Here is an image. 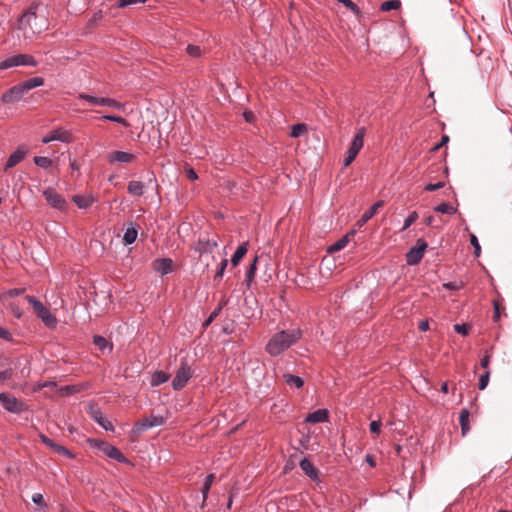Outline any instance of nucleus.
I'll list each match as a JSON object with an SVG mask.
<instances>
[{"label": "nucleus", "instance_id": "nucleus-1", "mask_svg": "<svg viewBox=\"0 0 512 512\" xmlns=\"http://www.w3.org/2000/svg\"><path fill=\"white\" fill-rule=\"evenodd\" d=\"M18 28L25 33L40 34L48 28L44 9L38 4L31 5L19 18Z\"/></svg>", "mask_w": 512, "mask_h": 512}, {"label": "nucleus", "instance_id": "nucleus-2", "mask_svg": "<svg viewBox=\"0 0 512 512\" xmlns=\"http://www.w3.org/2000/svg\"><path fill=\"white\" fill-rule=\"evenodd\" d=\"M301 337L302 331L299 328L281 330L270 338L265 346V351L270 356L276 357L295 345Z\"/></svg>", "mask_w": 512, "mask_h": 512}, {"label": "nucleus", "instance_id": "nucleus-3", "mask_svg": "<svg viewBox=\"0 0 512 512\" xmlns=\"http://www.w3.org/2000/svg\"><path fill=\"white\" fill-rule=\"evenodd\" d=\"M25 299L33 307L36 316L41 319L48 328H55L57 326L56 317L39 299L32 295H27Z\"/></svg>", "mask_w": 512, "mask_h": 512}, {"label": "nucleus", "instance_id": "nucleus-4", "mask_svg": "<svg viewBox=\"0 0 512 512\" xmlns=\"http://www.w3.org/2000/svg\"><path fill=\"white\" fill-rule=\"evenodd\" d=\"M0 404L4 410L13 414H20L28 410V406L22 400L17 399L10 392L0 393Z\"/></svg>", "mask_w": 512, "mask_h": 512}, {"label": "nucleus", "instance_id": "nucleus-5", "mask_svg": "<svg viewBox=\"0 0 512 512\" xmlns=\"http://www.w3.org/2000/svg\"><path fill=\"white\" fill-rule=\"evenodd\" d=\"M193 371L188 364V361L184 358L181 359L180 366L176 371L175 377L172 380V388L175 391H179L185 387L189 379L192 377Z\"/></svg>", "mask_w": 512, "mask_h": 512}, {"label": "nucleus", "instance_id": "nucleus-6", "mask_svg": "<svg viewBox=\"0 0 512 512\" xmlns=\"http://www.w3.org/2000/svg\"><path fill=\"white\" fill-rule=\"evenodd\" d=\"M89 441L109 458L116 460L119 463L129 462L128 459L123 455V453L117 447L111 445L110 443L94 439Z\"/></svg>", "mask_w": 512, "mask_h": 512}, {"label": "nucleus", "instance_id": "nucleus-7", "mask_svg": "<svg viewBox=\"0 0 512 512\" xmlns=\"http://www.w3.org/2000/svg\"><path fill=\"white\" fill-rule=\"evenodd\" d=\"M43 196L47 203L54 209H57L61 212H67L69 208V203L66 199L59 194L54 188H47L43 191Z\"/></svg>", "mask_w": 512, "mask_h": 512}, {"label": "nucleus", "instance_id": "nucleus-8", "mask_svg": "<svg viewBox=\"0 0 512 512\" xmlns=\"http://www.w3.org/2000/svg\"><path fill=\"white\" fill-rule=\"evenodd\" d=\"M364 136H365V128L358 129V131L356 132V134L352 140V143L347 151V155L344 159V166H346V167L349 166L353 162V160L356 158L357 154L363 147Z\"/></svg>", "mask_w": 512, "mask_h": 512}, {"label": "nucleus", "instance_id": "nucleus-9", "mask_svg": "<svg viewBox=\"0 0 512 512\" xmlns=\"http://www.w3.org/2000/svg\"><path fill=\"white\" fill-rule=\"evenodd\" d=\"M165 423V418L162 416L150 415L149 417H145L139 421H137L133 426V432L135 434H142L150 428L161 426Z\"/></svg>", "mask_w": 512, "mask_h": 512}, {"label": "nucleus", "instance_id": "nucleus-10", "mask_svg": "<svg viewBox=\"0 0 512 512\" xmlns=\"http://www.w3.org/2000/svg\"><path fill=\"white\" fill-rule=\"evenodd\" d=\"M427 247H428V244L423 238L418 239L416 246L412 247L407 252L406 263L410 266L417 265L422 260Z\"/></svg>", "mask_w": 512, "mask_h": 512}, {"label": "nucleus", "instance_id": "nucleus-11", "mask_svg": "<svg viewBox=\"0 0 512 512\" xmlns=\"http://www.w3.org/2000/svg\"><path fill=\"white\" fill-rule=\"evenodd\" d=\"M80 99L86 100L92 105L95 106H103V107H110L114 109H122L123 105L119 101L112 99V98H106V97H97L90 94L81 93L79 95Z\"/></svg>", "mask_w": 512, "mask_h": 512}, {"label": "nucleus", "instance_id": "nucleus-12", "mask_svg": "<svg viewBox=\"0 0 512 512\" xmlns=\"http://www.w3.org/2000/svg\"><path fill=\"white\" fill-rule=\"evenodd\" d=\"M39 438H40L41 442L45 446L50 448L54 453L59 454V455H63V456H65L67 458H70V459L74 458V454L71 451H69L64 446L57 444L53 439L49 438L45 434L39 433Z\"/></svg>", "mask_w": 512, "mask_h": 512}, {"label": "nucleus", "instance_id": "nucleus-13", "mask_svg": "<svg viewBox=\"0 0 512 512\" xmlns=\"http://www.w3.org/2000/svg\"><path fill=\"white\" fill-rule=\"evenodd\" d=\"M26 93L23 85L17 84L8 89L1 97V101L5 104L15 103L20 101Z\"/></svg>", "mask_w": 512, "mask_h": 512}, {"label": "nucleus", "instance_id": "nucleus-14", "mask_svg": "<svg viewBox=\"0 0 512 512\" xmlns=\"http://www.w3.org/2000/svg\"><path fill=\"white\" fill-rule=\"evenodd\" d=\"M71 140V133L61 128L51 131L49 134L45 135L42 138V142L45 144L50 143L52 141H61L63 143H69Z\"/></svg>", "mask_w": 512, "mask_h": 512}, {"label": "nucleus", "instance_id": "nucleus-15", "mask_svg": "<svg viewBox=\"0 0 512 512\" xmlns=\"http://www.w3.org/2000/svg\"><path fill=\"white\" fill-rule=\"evenodd\" d=\"M301 470L309 477L313 482L320 483L319 469L316 468L308 458H303L300 463Z\"/></svg>", "mask_w": 512, "mask_h": 512}, {"label": "nucleus", "instance_id": "nucleus-16", "mask_svg": "<svg viewBox=\"0 0 512 512\" xmlns=\"http://www.w3.org/2000/svg\"><path fill=\"white\" fill-rule=\"evenodd\" d=\"M90 415L92 419H94L103 429H105L106 431H114L113 424L104 417L100 408L91 406Z\"/></svg>", "mask_w": 512, "mask_h": 512}, {"label": "nucleus", "instance_id": "nucleus-17", "mask_svg": "<svg viewBox=\"0 0 512 512\" xmlns=\"http://www.w3.org/2000/svg\"><path fill=\"white\" fill-rule=\"evenodd\" d=\"M109 163H132L136 160V156L130 152L125 151H113L107 157Z\"/></svg>", "mask_w": 512, "mask_h": 512}, {"label": "nucleus", "instance_id": "nucleus-18", "mask_svg": "<svg viewBox=\"0 0 512 512\" xmlns=\"http://www.w3.org/2000/svg\"><path fill=\"white\" fill-rule=\"evenodd\" d=\"M27 149L24 146H19L8 158L4 170L7 171L8 169L16 166L18 163H20L26 156Z\"/></svg>", "mask_w": 512, "mask_h": 512}, {"label": "nucleus", "instance_id": "nucleus-19", "mask_svg": "<svg viewBox=\"0 0 512 512\" xmlns=\"http://www.w3.org/2000/svg\"><path fill=\"white\" fill-rule=\"evenodd\" d=\"M153 268L161 275H167L172 272L173 261L170 258H158L153 262Z\"/></svg>", "mask_w": 512, "mask_h": 512}, {"label": "nucleus", "instance_id": "nucleus-20", "mask_svg": "<svg viewBox=\"0 0 512 512\" xmlns=\"http://www.w3.org/2000/svg\"><path fill=\"white\" fill-rule=\"evenodd\" d=\"M384 206V201L379 200L375 202L368 210H366L361 218L356 222V226L361 228L365 223H367L377 212L378 210Z\"/></svg>", "mask_w": 512, "mask_h": 512}, {"label": "nucleus", "instance_id": "nucleus-21", "mask_svg": "<svg viewBox=\"0 0 512 512\" xmlns=\"http://www.w3.org/2000/svg\"><path fill=\"white\" fill-rule=\"evenodd\" d=\"M217 246L218 243L216 239L201 237L198 240V246L196 248V251H198L199 253H212Z\"/></svg>", "mask_w": 512, "mask_h": 512}, {"label": "nucleus", "instance_id": "nucleus-22", "mask_svg": "<svg viewBox=\"0 0 512 512\" xmlns=\"http://www.w3.org/2000/svg\"><path fill=\"white\" fill-rule=\"evenodd\" d=\"M329 418V412L327 409H318L311 413H309L305 417V422L307 423H323L326 422Z\"/></svg>", "mask_w": 512, "mask_h": 512}, {"label": "nucleus", "instance_id": "nucleus-23", "mask_svg": "<svg viewBox=\"0 0 512 512\" xmlns=\"http://www.w3.org/2000/svg\"><path fill=\"white\" fill-rule=\"evenodd\" d=\"M138 227V224H129V227H127L123 235V243L125 245H131L136 241L138 236Z\"/></svg>", "mask_w": 512, "mask_h": 512}, {"label": "nucleus", "instance_id": "nucleus-24", "mask_svg": "<svg viewBox=\"0 0 512 512\" xmlns=\"http://www.w3.org/2000/svg\"><path fill=\"white\" fill-rule=\"evenodd\" d=\"M72 201L78 208L87 209L95 202V199L92 195H74Z\"/></svg>", "mask_w": 512, "mask_h": 512}, {"label": "nucleus", "instance_id": "nucleus-25", "mask_svg": "<svg viewBox=\"0 0 512 512\" xmlns=\"http://www.w3.org/2000/svg\"><path fill=\"white\" fill-rule=\"evenodd\" d=\"M248 246H249V243L244 242L236 249V251L234 252V254L231 258L232 266L235 267L240 263V261L246 255V253L248 251Z\"/></svg>", "mask_w": 512, "mask_h": 512}, {"label": "nucleus", "instance_id": "nucleus-26", "mask_svg": "<svg viewBox=\"0 0 512 512\" xmlns=\"http://www.w3.org/2000/svg\"><path fill=\"white\" fill-rule=\"evenodd\" d=\"M169 380V374L164 371H155L150 379V384L153 387L159 386Z\"/></svg>", "mask_w": 512, "mask_h": 512}, {"label": "nucleus", "instance_id": "nucleus-27", "mask_svg": "<svg viewBox=\"0 0 512 512\" xmlns=\"http://www.w3.org/2000/svg\"><path fill=\"white\" fill-rule=\"evenodd\" d=\"M93 343L94 345L100 350L102 351L103 353L108 350V352H111L112 351V344H110L106 338H104L103 336H100V335H95L93 337Z\"/></svg>", "mask_w": 512, "mask_h": 512}, {"label": "nucleus", "instance_id": "nucleus-28", "mask_svg": "<svg viewBox=\"0 0 512 512\" xmlns=\"http://www.w3.org/2000/svg\"><path fill=\"white\" fill-rule=\"evenodd\" d=\"M144 187L141 181H130L127 190L131 195L140 197L144 193Z\"/></svg>", "mask_w": 512, "mask_h": 512}, {"label": "nucleus", "instance_id": "nucleus-29", "mask_svg": "<svg viewBox=\"0 0 512 512\" xmlns=\"http://www.w3.org/2000/svg\"><path fill=\"white\" fill-rule=\"evenodd\" d=\"M459 421H460V425H461L462 435H466L470 429L469 428V411H468V409L464 408L460 411Z\"/></svg>", "mask_w": 512, "mask_h": 512}, {"label": "nucleus", "instance_id": "nucleus-30", "mask_svg": "<svg viewBox=\"0 0 512 512\" xmlns=\"http://www.w3.org/2000/svg\"><path fill=\"white\" fill-rule=\"evenodd\" d=\"M25 91H29L33 88L40 87L44 84V78L42 77H33L25 80L21 83Z\"/></svg>", "mask_w": 512, "mask_h": 512}, {"label": "nucleus", "instance_id": "nucleus-31", "mask_svg": "<svg viewBox=\"0 0 512 512\" xmlns=\"http://www.w3.org/2000/svg\"><path fill=\"white\" fill-rule=\"evenodd\" d=\"M17 55H18L19 66L35 67L38 64V62L35 60V58L32 55H29V54H17Z\"/></svg>", "mask_w": 512, "mask_h": 512}, {"label": "nucleus", "instance_id": "nucleus-32", "mask_svg": "<svg viewBox=\"0 0 512 512\" xmlns=\"http://www.w3.org/2000/svg\"><path fill=\"white\" fill-rule=\"evenodd\" d=\"M257 261H258V256H255L253 259V262L250 264V266L246 272L245 282L247 283L248 286L250 285V283L253 281V279L255 277L256 270H257Z\"/></svg>", "mask_w": 512, "mask_h": 512}, {"label": "nucleus", "instance_id": "nucleus-33", "mask_svg": "<svg viewBox=\"0 0 512 512\" xmlns=\"http://www.w3.org/2000/svg\"><path fill=\"white\" fill-rule=\"evenodd\" d=\"M307 132V125L305 123H297L291 127L290 136L298 138Z\"/></svg>", "mask_w": 512, "mask_h": 512}, {"label": "nucleus", "instance_id": "nucleus-34", "mask_svg": "<svg viewBox=\"0 0 512 512\" xmlns=\"http://www.w3.org/2000/svg\"><path fill=\"white\" fill-rule=\"evenodd\" d=\"M19 66L18 55H13L0 62V70Z\"/></svg>", "mask_w": 512, "mask_h": 512}, {"label": "nucleus", "instance_id": "nucleus-35", "mask_svg": "<svg viewBox=\"0 0 512 512\" xmlns=\"http://www.w3.org/2000/svg\"><path fill=\"white\" fill-rule=\"evenodd\" d=\"M434 211H436L438 213H442V214L452 215V214H455L457 212V208L453 207L449 203L443 202V203L437 205L434 208Z\"/></svg>", "mask_w": 512, "mask_h": 512}, {"label": "nucleus", "instance_id": "nucleus-36", "mask_svg": "<svg viewBox=\"0 0 512 512\" xmlns=\"http://www.w3.org/2000/svg\"><path fill=\"white\" fill-rule=\"evenodd\" d=\"M215 479V475L214 474H208L205 478V482H204V485L201 489V492H202V495H203V501H205L208 497V494H209V491H210V488L213 484V481Z\"/></svg>", "mask_w": 512, "mask_h": 512}, {"label": "nucleus", "instance_id": "nucleus-37", "mask_svg": "<svg viewBox=\"0 0 512 512\" xmlns=\"http://www.w3.org/2000/svg\"><path fill=\"white\" fill-rule=\"evenodd\" d=\"M349 242V234L343 236L341 239L336 241L333 245H331L328 249L329 252H337L342 250Z\"/></svg>", "mask_w": 512, "mask_h": 512}, {"label": "nucleus", "instance_id": "nucleus-38", "mask_svg": "<svg viewBox=\"0 0 512 512\" xmlns=\"http://www.w3.org/2000/svg\"><path fill=\"white\" fill-rule=\"evenodd\" d=\"M400 6H401L400 0H389V1L383 2L380 5V10L387 12V11H391V10H397L400 8Z\"/></svg>", "mask_w": 512, "mask_h": 512}, {"label": "nucleus", "instance_id": "nucleus-39", "mask_svg": "<svg viewBox=\"0 0 512 512\" xmlns=\"http://www.w3.org/2000/svg\"><path fill=\"white\" fill-rule=\"evenodd\" d=\"M284 378L287 384L294 385L297 388H301L304 385V381L299 376L284 374Z\"/></svg>", "mask_w": 512, "mask_h": 512}, {"label": "nucleus", "instance_id": "nucleus-40", "mask_svg": "<svg viewBox=\"0 0 512 512\" xmlns=\"http://www.w3.org/2000/svg\"><path fill=\"white\" fill-rule=\"evenodd\" d=\"M34 163L43 169H48L52 166L53 162L50 158L44 157V156H35L34 157Z\"/></svg>", "mask_w": 512, "mask_h": 512}, {"label": "nucleus", "instance_id": "nucleus-41", "mask_svg": "<svg viewBox=\"0 0 512 512\" xmlns=\"http://www.w3.org/2000/svg\"><path fill=\"white\" fill-rule=\"evenodd\" d=\"M418 213L416 211H412L404 220V225L402 231L408 229L417 219Z\"/></svg>", "mask_w": 512, "mask_h": 512}, {"label": "nucleus", "instance_id": "nucleus-42", "mask_svg": "<svg viewBox=\"0 0 512 512\" xmlns=\"http://www.w3.org/2000/svg\"><path fill=\"white\" fill-rule=\"evenodd\" d=\"M186 52L188 55H190L191 57H194V58H198L202 54V50H201L200 46L192 45V44H190L186 47Z\"/></svg>", "mask_w": 512, "mask_h": 512}, {"label": "nucleus", "instance_id": "nucleus-43", "mask_svg": "<svg viewBox=\"0 0 512 512\" xmlns=\"http://www.w3.org/2000/svg\"><path fill=\"white\" fill-rule=\"evenodd\" d=\"M228 265V260L227 259H222L221 263H220V266L214 276V280L215 281H220L224 275V272H225V269Z\"/></svg>", "mask_w": 512, "mask_h": 512}, {"label": "nucleus", "instance_id": "nucleus-44", "mask_svg": "<svg viewBox=\"0 0 512 512\" xmlns=\"http://www.w3.org/2000/svg\"><path fill=\"white\" fill-rule=\"evenodd\" d=\"M490 371H486L483 375L480 376L478 382L479 390H484L489 383Z\"/></svg>", "mask_w": 512, "mask_h": 512}, {"label": "nucleus", "instance_id": "nucleus-45", "mask_svg": "<svg viewBox=\"0 0 512 512\" xmlns=\"http://www.w3.org/2000/svg\"><path fill=\"white\" fill-rule=\"evenodd\" d=\"M221 310L222 306H218L217 308H215L214 311L210 314V316L204 321L203 327L207 328L213 322V320L220 314Z\"/></svg>", "mask_w": 512, "mask_h": 512}, {"label": "nucleus", "instance_id": "nucleus-46", "mask_svg": "<svg viewBox=\"0 0 512 512\" xmlns=\"http://www.w3.org/2000/svg\"><path fill=\"white\" fill-rule=\"evenodd\" d=\"M342 3L347 9L354 12L356 15L360 13L359 7L351 0H338Z\"/></svg>", "mask_w": 512, "mask_h": 512}, {"label": "nucleus", "instance_id": "nucleus-47", "mask_svg": "<svg viewBox=\"0 0 512 512\" xmlns=\"http://www.w3.org/2000/svg\"><path fill=\"white\" fill-rule=\"evenodd\" d=\"M470 243L474 247V255L479 257L481 253V247L478 238L474 234L470 235Z\"/></svg>", "mask_w": 512, "mask_h": 512}, {"label": "nucleus", "instance_id": "nucleus-48", "mask_svg": "<svg viewBox=\"0 0 512 512\" xmlns=\"http://www.w3.org/2000/svg\"><path fill=\"white\" fill-rule=\"evenodd\" d=\"M454 330L455 332L463 335V336H466L468 335L469 331H470V326L468 324H455L454 325Z\"/></svg>", "mask_w": 512, "mask_h": 512}, {"label": "nucleus", "instance_id": "nucleus-49", "mask_svg": "<svg viewBox=\"0 0 512 512\" xmlns=\"http://www.w3.org/2000/svg\"><path fill=\"white\" fill-rule=\"evenodd\" d=\"M147 0H119L117 2V7L119 8H125V7H128L130 5H135V4H139V3H145Z\"/></svg>", "mask_w": 512, "mask_h": 512}, {"label": "nucleus", "instance_id": "nucleus-50", "mask_svg": "<svg viewBox=\"0 0 512 512\" xmlns=\"http://www.w3.org/2000/svg\"><path fill=\"white\" fill-rule=\"evenodd\" d=\"M462 282L452 281L443 284V287L447 290H460L463 288Z\"/></svg>", "mask_w": 512, "mask_h": 512}, {"label": "nucleus", "instance_id": "nucleus-51", "mask_svg": "<svg viewBox=\"0 0 512 512\" xmlns=\"http://www.w3.org/2000/svg\"><path fill=\"white\" fill-rule=\"evenodd\" d=\"M13 372L11 369L0 371V386L7 380L12 378Z\"/></svg>", "mask_w": 512, "mask_h": 512}, {"label": "nucleus", "instance_id": "nucleus-52", "mask_svg": "<svg viewBox=\"0 0 512 512\" xmlns=\"http://www.w3.org/2000/svg\"><path fill=\"white\" fill-rule=\"evenodd\" d=\"M445 186L444 182L429 183L424 187L425 191H436Z\"/></svg>", "mask_w": 512, "mask_h": 512}, {"label": "nucleus", "instance_id": "nucleus-53", "mask_svg": "<svg viewBox=\"0 0 512 512\" xmlns=\"http://www.w3.org/2000/svg\"><path fill=\"white\" fill-rule=\"evenodd\" d=\"M382 423L380 420L372 421L369 425L370 431L372 433L378 434L381 431Z\"/></svg>", "mask_w": 512, "mask_h": 512}, {"label": "nucleus", "instance_id": "nucleus-54", "mask_svg": "<svg viewBox=\"0 0 512 512\" xmlns=\"http://www.w3.org/2000/svg\"><path fill=\"white\" fill-rule=\"evenodd\" d=\"M0 338L6 341H12V334L8 329L0 326Z\"/></svg>", "mask_w": 512, "mask_h": 512}, {"label": "nucleus", "instance_id": "nucleus-55", "mask_svg": "<svg viewBox=\"0 0 512 512\" xmlns=\"http://www.w3.org/2000/svg\"><path fill=\"white\" fill-rule=\"evenodd\" d=\"M32 501L36 504V505H39V506H45V501H44V497L41 493H35L33 494L32 496Z\"/></svg>", "mask_w": 512, "mask_h": 512}, {"label": "nucleus", "instance_id": "nucleus-56", "mask_svg": "<svg viewBox=\"0 0 512 512\" xmlns=\"http://www.w3.org/2000/svg\"><path fill=\"white\" fill-rule=\"evenodd\" d=\"M493 308H494V316H493V319L495 322H497L500 317H501V314H500V304L497 300H494L493 301Z\"/></svg>", "mask_w": 512, "mask_h": 512}, {"label": "nucleus", "instance_id": "nucleus-57", "mask_svg": "<svg viewBox=\"0 0 512 512\" xmlns=\"http://www.w3.org/2000/svg\"><path fill=\"white\" fill-rule=\"evenodd\" d=\"M112 122H116L124 127H129V123L128 121L121 117V116H116V115H113L112 119H111Z\"/></svg>", "mask_w": 512, "mask_h": 512}, {"label": "nucleus", "instance_id": "nucleus-58", "mask_svg": "<svg viewBox=\"0 0 512 512\" xmlns=\"http://www.w3.org/2000/svg\"><path fill=\"white\" fill-rule=\"evenodd\" d=\"M185 172H186L187 178H189L190 180L198 179V175H197L196 171L193 168L187 167L185 169Z\"/></svg>", "mask_w": 512, "mask_h": 512}, {"label": "nucleus", "instance_id": "nucleus-59", "mask_svg": "<svg viewBox=\"0 0 512 512\" xmlns=\"http://www.w3.org/2000/svg\"><path fill=\"white\" fill-rule=\"evenodd\" d=\"M24 291H25L24 288H14V289H10L7 294L9 297H17V296H20L21 294H23Z\"/></svg>", "mask_w": 512, "mask_h": 512}, {"label": "nucleus", "instance_id": "nucleus-60", "mask_svg": "<svg viewBox=\"0 0 512 512\" xmlns=\"http://www.w3.org/2000/svg\"><path fill=\"white\" fill-rule=\"evenodd\" d=\"M449 141V136L447 135H443L441 137V140L438 144H436L433 148H432V151H437L438 149H440L443 145H445L446 143H448Z\"/></svg>", "mask_w": 512, "mask_h": 512}, {"label": "nucleus", "instance_id": "nucleus-61", "mask_svg": "<svg viewBox=\"0 0 512 512\" xmlns=\"http://www.w3.org/2000/svg\"><path fill=\"white\" fill-rule=\"evenodd\" d=\"M55 386H56L55 382H49V381L39 382V383H37L35 390H41L46 387H55Z\"/></svg>", "mask_w": 512, "mask_h": 512}, {"label": "nucleus", "instance_id": "nucleus-62", "mask_svg": "<svg viewBox=\"0 0 512 512\" xmlns=\"http://www.w3.org/2000/svg\"><path fill=\"white\" fill-rule=\"evenodd\" d=\"M490 355L489 354H486L480 361V365L482 368H485L487 369L489 364H490Z\"/></svg>", "mask_w": 512, "mask_h": 512}, {"label": "nucleus", "instance_id": "nucleus-63", "mask_svg": "<svg viewBox=\"0 0 512 512\" xmlns=\"http://www.w3.org/2000/svg\"><path fill=\"white\" fill-rule=\"evenodd\" d=\"M243 116H244L245 120H246L247 122H249V123L253 122V120H254V118H255L254 113H253V112H251V111H245V112L243 113Z\"/></svg>", "mask_w": 512, "mask_h": 512}, {"label": "nucleus", "instance_id": "nucleus-64", "mask_svg": "<svg viewBox=\"0 0 512 512\" xmlns=\"http://www.w3.org/2000/svg\"><path fill=\"white\" fill-rule=\"evenodd\" d=\"M418 327H419V330L422 331V332H425V331L429 330V322H428V320L420 321Z\"/></svg>", "mask_w": 512, "mask_h": 512}]
</instances>
